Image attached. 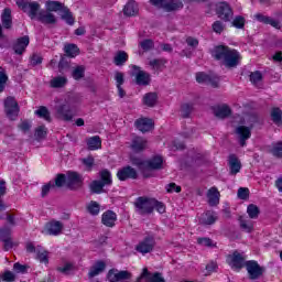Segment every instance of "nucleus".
Segmentation results:
<instances>
[{
    "instance_id": "nucleus-16",
    "label": "nucleus",
    "mask_w": 282,
    "mask_h": 282,
    "mask_svg": "<svg viewBox=\"0 0 282 282\" xmlns=\"http://www.w3.org/2000/svg\"><path fill=\"white\" fill-rule=\"evenodd\" d=\"M196 82L200 85H210L212 87H218L219 85V79L217 77H212L206 73H197Z\"/></svg>"
},
{
    "instance_id": "nucleus-43",
    "label": "nucleus",
    "mask_w": 282,
    "mask_h": 282,
    "mask_svg": "<svg viewBox=\"0 0 282 282\" xmlns=\"http://www.w3.org/2000/svg\"><path fill=\"white\" fill-rule=\"evenodd\" d=\"M100 177H101V184L104 186H111L112 181H111V172H109L108 170H102L99 173Z\"/></svg>"
},
{
    "instance_id": "nucleus-11",
    "label": "nucleus",
    "mask_w": 282,
    "mask_h": 282,
    "mask_svg": "<svg viewBox=\"0 0 282 282\" xmlns=\"http://www.w3.org/2000/svg\"><path fill=\"white\" fill-rule=\"evenodd\" d=\"M153 248H155V239L153 237H145L137 245L135 250L141 254H149V252L153 251Z\"/></svg>"
},
{
    "instance_id": "nucleus-44",
    "label": "nucleus",
    "mask_w": 282,
    "mask_h": 282,
    "mask_svg": "<svg viewBox=\"0 0 282 282\" xmlns=\"http://www.w3.org/2000/svg\"><path fill=\"white\" fill-rule=\"evenodd\" d=\"M270 153L274 155V158H282V142L273 143Z\"/></svg>"
},
{
    "instance_id": "nucleus-59",
    "label": "nucleus",
    "mask_w": 282,
    "mask_h": 282,
    "mask_svg": "<svg viewBox=\"0 0 282 282\" xmlns=\"http://www.w3.org/2000/svg\"><path fill=\"white\" fill-rule=\"evenodd\" d=\"M74 270V264L70 262H66L63 267H58V271L63 274H69Z\"/></svg>"
},
{
    "instance_id": "nucleus-61",
    "label": "nucleus",
    "mask_w": 282,
    "mask_h": 282,
    "mask_svg": "<svg viewBox=\"0 0 282 282\" xmlns=\"http://www.w3.org/2000/svg\"><path fill=\"white\" fill-rule=\"evenodd\" d=\"M238 197L239 199H248L250 197V189L248 187H240L238 189Z\"/></svg>"
},
{
    "instance_id": "nucleus-49",
    "label": "nucleus",
    "mask_w": 282,
    "mask_h": 282,
    "mask_svg": "<svg viewBox=\"0 0 282 282\" xmlns=\"http://www.w3.org/2000/svg\"><path fill=\"white\" fill-rule=\"evenodd\" d=\"M87 210L91 215H98L100 213V205L94 200L87 206Z\"/></svg>"
},
{
    "instance_id": "nucleus-34",
    "label": "nucleus",
    "mask_w": 282,
    "mask_h": 282,
    "mask_svg": "<svg viewBox=\"0 0 282 282\" xmlns=\"http://www.w3.org/2000/svg\"><path fill=\"white\" fill-rule=\"evenodd\" d=\"M214 113L216 118H228V116H230L231 113V110H230V107L223 105L215 108Z\"/></svg>"
},
{
    "instance_id": "nucleus-24",
    "label": "nucleus",
    "mask_w": 282,
    "mask_h": 282,
    "mask_svg": "<svg viewBox=\"0 0 282 282\" xmlns=\"http://www.w3.org/2000/svg\"><path fill=\"white\" fill-rule=\"evenodd\" d=\"M30 45V37L28 35H24L17 40L13 50L15 54H23L25 52V47Z\"/></svg>"
},
{
    "instance_id": "nucleus-14",
    "label": "nucleus",
    "mask_w": 282,
    "mask_h": 282,
    "mask_svg": "<svg viewBox=\"0 0 282 282\" xmlns=\"http://www.w3.org/2000/svg\"><path fill=\"white\" fill-rule=\"evenodd\" d=\"M137 164H142L143 166H145V169H149L150 171H158L160 169H162L163 164H164V159H162V156L156 155L152 159H150L149 161L145 162H138Z\"/></svg>"
},
{
    "instance_id": "nucleus-56",
    "label": "nucleus",
    "mask_w": 282,
    "mask_h": 282,
    "mask_svg": "<svg viewBox=\"0 0 282 282\" xmlns=\"http://www.w3.org/2000/svg\"><path fill=\"white\" fill-rule=\"evenodd\" d=\"M212 28H213V31L216 32V34H221V32L226 30V25H224V22L221 21H215Z\"/></svg>"
},
{
    "instance_id": "nucleus-3",
    "label": "nucleus",
    "mask_w": 282,
    "mask_h": 282,
    "mask_svg": "<svg viewBox=\"0 0 282 282\" xmlns=\"http://www.w3.org/2000/svg\"><path fill=\"white\" fill-rule=\"evenodd\" d=\"M17 6L23 12H28L30 19H39V10L41 4L39 2H28V0H17Z\"/></svg>"
},
{
    "instance_id": "nucleus-53",
    "label": "nucleus",
    "mask_w": 282,
    "mask_h": 282,
    "mask_svg": "<svg viewBox=\"0 0 282 282\" xmlns=\"http://www.w3.org/2000/svg\"><path fill=\"white\" fill-rule=\"evenodd\" d=\"M52 188H55L54 182L50 181L48 183H46L45 185L42 186V197H47V195H50V191H52Z\"/></svg>"
},
{
    "instance_id": "nucleus-57",
    "label": "nucleus",
    "mask_w": 282,
    "mask_h": 282,
    "mask_svg": "<svg viewBox=\"0 0 282 282\" xmlns=\"http://www.w3.org/2000/svg\"><path fill=\"white\" fill-rule=\"evenodd\" d=\"M65 182H67V178L65 177V174H57L55 177V183L54 186L57 188L63 187V185L65 184Z\"/></svg>"
},
{
    "instance_id": "nucleus-13",
    "label": "nucleus",
    "mask_w": 282,
    "mask_h": 282,
    "mask_svg": "<svg viewBox=\"0 0 282 282\" xmlns=\"http://www.w3.org/2000/svg\"><path fill=\"white\" fill-rule=\"evenodd\" d=\"M117 177L120 182L135 180L138 177V172L131 166H126L117 172Z\"/></svg>"
},
{
    "instance_id": "nucleus-46",
    "label": "nucleus",
    "mask_w": 282,
    "mask_h": 282,
    "mask_svg": "<svg viewBox=\"0 0 282 282\" xmlns=\"http://www.w3.org/2000/svg\"><path fill=\"white\" fill-rule=\"evenodd\" d=\"M62 19H64L68 25H74V15H72L67 7L62 11Z\"/></svg>"
},
{
    "instance_id": "nucleus-54",
    "label": "nucleus",
    "mask_w": 282,
    "mask_h": 282,
    "mask_svg": "<svg viewBox=\"0 0 282 282\" xmlns=\"http://www.w3.org/2000/svg\"><path fill=\"white\" fill-rule=\"evenodd\" d=\"M45 135H47V128H45V126L37 127L35 130V137L37 138V140H43Z\"/></svg>"
},
{
    "instance_id": "nucleus-5",
    "label": "nucleus",
    "mask_w": 282,
    "mask_h": 282,
    "mask_svg": "<svg viewBox=\"0 0 282 282\" xmlns=\"http://www.w3.org/2000/svg\"><path fill=\"white\" fill-rule=\"evenodd\" d=\"M216 14L218 19H221V21H232L234 12L228 2H218L216 4Z\"/></svg>"
},
{
    "instance_id": "nucleus-64",
    "label": "nucleus",
    "mask_w": 282,
    "mask_h": 282,
    "mask_svg": "<svg viewBox=\"0 0 282 282\" xmlns=\"http://www.w3.org/2000/svg\"><path fill=\"white\" fill-rule=\"evenodd\" d=\"M37 259L41 263H47V251L42 250V251H37Z\"/></svg>"
},
{
    "instance_id": "nucleus-10",
    "label": "nucleus",
    "mask_w": 282,
    "mask_h": 282,
    "mask_svg": "<svg viewBox=\"0 0 282 282\" xmlns=\"http://www.w3.org/2000/svg\"><path fill=\"white\" fill-rule=\"evenodd\" d=\"M4 111L10 120H15L17 116H19V104L14 97H8L4 100Z\"/></svg>"
},
{
    "instance_id": "nucleus-37",
    "label": "nucleus",
    "mask_w": 282,
    "mask_h": 282,
    "mask_svg": "<svg viewBox=\"0 0 282 282\" xmlns=\"http://www.w3.org/2000/svg\"><path fill=\"white\" fill-rule=\"evenodd\" d=\"M239 221H240V228L242 230H245V232H250L251 230H253L254 223H252V220H250L243 216H240Z\"/></svg>"
},
{
    "instance_id": "nucleus-42",
    "label": "nucleus",
    "mask_w": 282,
    "mask_h": 282,
    "mask_svg": "<svg viewBox=\"0 0 282 282\" xmlns=\"http://www.w3.org/2000/svg\"><path fill=\"white\" fill-rule=\"evenodd\" d=\"M261 210L259 209V207L254 204H250L247 207V215H249L250 219H259V215H260Z\"/></svg>"
},
{
    "instance_id": "nucleus-31",
    "label": "nucleus",
    "mask_w": 282,
    "mask_h": 282,
    "mask_svg": "<svg viewBox=\"0 0 282 282\" xmlns=\"http://www.w3.org/2000/svg\"><path fill=\"white\" fill-rule=\"evenodd\" d=\"M1 19L3 28L10 30V28H12V10H10V8H6L3 10Z\"/></svg>"
},
{
    "instance_id": "nucleus-20",
    "label": "nucleus",
    "mask_w": 282,
    "mask_h": 282,
    "mask_svg": "<svg viewBox=\"0 0 282 282\" xmlns=\"http://www.w3.org/2000/svg\"><path fill=\"white\" fill-rule=\"evenodd\" d=\"M236 133L240 138L241 147H246V140H250V137L252 135V131L250 130V128H248L246 126H239L236 129Z\"/></svg>"
},
{
    "instance_id": "nucleus-58",
    "label": "nucleus",
    "mask_w": 282,
    "mask_h": 282,
    "mask_svg": "<svg viewBox=\"0 0 282 282\" xmlns=\"http://www.w3.org/2000/svg\"><path fill=\"white\" fill-rule=\"evenodd\" d=\"M2 281L6 282H14L17 280V275H14V273L12 271H6L2 275H1Z\"/></svg>"
},
{
    "instance_id": "nucleus-22",
    "label": "nucleus",
    "mask_w": 282,
    "mask_h": 282,
    "mask_svg": "<svg viewBox=\"0 0 282 282\" xmlns=\"http://www.w3.org/2000/svg\"><path fill=\"white\" fill-rule=\"evenodd\" d=\"M148 144L149 142L147 139L142 137H135L132 139L131 149L135 153H140V151H144V149H147Z\"/></svg>"
},
{
    "instance_id": "nucleus-40",
    "label": "nucleus",
    "mask_w": 282,
    "mask_h": 282,
    "mask_svg": "<svg viewBox=\"0 0 282 282\" xmlns=\"http://www.w3.org/2000/svg\"><path fill=\"white\" fill-rule=\"evenodd\" d=\"M88 149L90 151H96L97 149H100L102 147V141H100V137H91L87 140Z\"/></svg>"
},
{
    "instance_id": "nucleus-6",
    "label": "nucleus",
    "mask_w": 282,
    "mask_h": 282,
    "mask_svg": "<svg viewBox=\"0 0 282 282\" xmlns=\"http://www.w3.org/2000/svg\"><path fill=\"white\" fill-rule=\"evenodd\" d=\"M132 76L135 78V84L140 87H147L151 85V74L140 69L138 66H132Z\"/></svg>"
},
{
    "instance_id": "nucleus-36",
    "label": "nucleus",
    "mask_w": 282,
    "mask_h": 282,
    "mask_svg": "<svg viewBox=\"0 0 282 282\" xmlns=\"http://www.w3.org/2000/svg\"><path fill=\"white\" fill-rule=\"evenodd\" d=\"M64 52L69 58H76L80 51L78 50V46L76 44H66L64 46Z\"/></svg>"
},
{
    "instance_id": "nucleus-4",
    "label": "nucleus",
    "mask_w": 282,
    "mask_h": 282,
    "mask_svg": "<svg viewBox=\"0 0 282 282\" xmlns=\"http://www.w3.org/2000/svg\"><path fill=\"white\" fill-rule=\"evenodd\" d=\"M227 263H229L230 268L234 269L235 272H239L241 268L246 267V256L239 251H235L232 254L227 257Z\"/></svg>"
},
{
    "instance_id": "nucleus-39",
    "label": "nucleus",
    "mask_w": 282,
    "mask_h": 282,
    "mask_svg": "<svg viewBox=\"0 0 282 282\" xmlns=\"http://www.w3.org/2000/svg\"><path fill=\"white\" fill-rule=\"evenodd\" d=\"M46 8L48 12H62L66 7L59 1H48L46 2Z\"/></svg>"
},
{
    "instance_id": "nucleus-35",
    "label": "nucleus",
    "mask_w": 282,
    "mask_h": 282,
    "mask_svg": "<svg viewBox=\"0 0 282 282\" xmlns=\"http://www.w3.org/2000/svg\"><path fill=\"white\" fill-rule=\"evenodd\" d=\"M143 105L147 107H155L158 105V94L148 93L143 96Z\"/></svg>"
},
{
    "instance_id": "nucleus-25",
    "label": "nucleus",
    "mask_w": 282,
    "mask_h": 282,
    "mask_svg": "<svg viewBox=\"0 0 282 282\" xmlns=\"http://www.w3.org/2000/svg\"><path fill=\"white\" fill-rule=\"evenodd\" d=\"M37 21H41V23H45L47 25H52L56 23V15L50 11H41L37 15Z\"/></svg>"
},
{
    "instance_id": "nucleus-18",
    "label": "nucleus",
    "mask_w": 282,
    "mask_h": 282,
    "mask_svg": "<svg viewBox=\"0 0 282 282\" xmlns=\"http://www.w3.org/2000/svg\"><path fill=\"white\" fill-rule=\"evenodd\" d=\"M118 220V215L112 210H107L101 216V224L107 226V228H113L116 226V221Z\"/></svg>"
},
{
    "instance_id": "nucleus-52",
    "label": "nucleus",
    "mask_w": 282,
    "mask_h": 282,
    "mask_svg": "<svg viewBox=\"0 0 282 282\" xmlns=\"http://www.w3.org/2000/svg\"><path fill=\"white\" fill-rule=\"evenodd\" d=\"M272 121L276 123L281 122L282 111L279 108H273L271 111Z\"/></svg>"
},
{
    "instance_id": "nucleus-1",
    "label": "nucleus",
    "mask_w": 282,
    "mask_h": 282,
    "mask_svg": "<svg viewBox=\"0 0 282 282\" xmlns=\"http://www.w3.org/2000/svg\"><path fill=\"white\" fill-rule=\"evenodd\" d=\"M212 56L225 65V67H237L241 61V55L237 50L225 45L215 46L212 51Z\"/></svg>"
},
{
    "instance_id": "nucleus-45",
    "label": "nucleus",
    "mask_w": 282,
    "mask_h": 282,
    "mask_svg": "<svg viewBox=\"0 0 282 282\" xmlns=\"http://www.w3.org/2000/svg\"><path fill=\"white\" fill-rule=\"evenodd\" d=\"M95 162L96 160L91 155L82 159V164H84L86 171H93Z\"/></svg>"
},
{
    "instance_id": "nucleus-17",
    "label": "nucleus",
    "mask_w": 282,
    "mask_h": 282,
    "mask_svg": "<svg viewBox=\"0 0 282 282\" xmlns=\"http://www.w3.org/2000/svg\"><path fill=\"white\" fill-rule=\"evenodd\" d=\"M254 19L259 21V23H264V25H271L275 28V30H281V22H279V20H274L263 13H256Z\"/></svg>"
},
{
    "instance_id": "nucleus-15",
    "label": "nucleus",
    "mask_w": 282,
    "mask_h": 282,
    "mask_svg": "<svg viewBox=\"0 0 282 282\" xmlns=\"http://www.w3.org/2000/svg\"><path fill=\"white\" fill-rule=\"evenodd\" d=\"M63 228H65V225L58 220H51L45 225V230L47 235H52L54 237H57V235H61L63 232Z\"/></svg>"
},
{
    "instance_id": "nucleus-26",
    "label": "nucleus",
    "mask_w": 282,
    "mask_h": 282,
    "mask_svg": "<svg viewBox=\"0 0 282 282\" xmlns=\"http://www.w3.org/2000/svg\"><path fill=\"white\" fill-rule=\"evenodd\" d=\"M215 221H217V214L215 212H206L199 218V224H203V226H213Z\"/></svg>"
},
{
    "instance_id": "nucleus-55",
    "label": "nucleus",
    "mask_w": 282,
    "mask_h": 282,
    "mask_svg": "<svg viewBox=\"0 0 282 282\" xmlns=\"http://www.w3.org/2000/svg\"><path fill=\"white\" fill-rule=\"evenodd\" d=\"M6 83H8V75L2 67H0V93L6 89Z\"/></svg>"
},
{
    "instance_id": "nucleus-27",
    "label": "nucleus",
    "mask_w": 282,
    "mask_h": 282,
    "mask_svg": "<svg viewBox=\"0 0 282 282\" xmlns=\"http://www.w3.org/2000/svg\"><path fill=\"white\" fill-rule=\"evenodd\" d=\"M229 169L231 175H237L241 171V161L235 154L229 155Z\"/></svg>"
},
{
    "instance_id": "nucleus-60",
    "label": "nucleus",
    "mask_w": 282,
    "mask_h": 282,
    "mask_svg": "<svg viewBox=\"0 0 282 282\" xmlns=\"http://www.w3.org/2000/svg\"><path fill=\"white\" fill-rule=\"evenodd\" d=\"M263 79V75L260 72L251 73L250 80L253 85H259V82Z\"/></svg>"
},
{
    "instance_id": "nucleus-9",
    "label": "nucleus",
    "mask_w": 282,
    "mask_h": 282,
    "mask_svg": "<svg viewBox=\"0 0 282 282\" xmlns=\"http://www.w3.org/2000/svg\"><path fill=\"white\" fill-rule=\"evenodd\" d=\"M245 268L247 269V272L249 274V278L254 280L259 279L265 272V269L261 265H259V262L254 260H249L245 263Z\"/></svg>"
},
{
    "instance_id": "nucleus-2",
    "label": "nucleus",
    "mask_w": 282,
    "mask_h": 282,
    "mask_svg": "<svg viewBox=\"0 0 282 282\" xmlns=\"http://www.w3.org/2000/svg\"><path fill=\"white\" fill-rule=\"evenodd\" d=\"M134 206H135V212L139 215H151V213L155 210V199L139 197L137 198Z\"/></svg>"
},
{
    "instance_id": "nucleus-8",
    "label": "nucleus",
    "mask_w": 282,
    "mask_h": 282,
    "mask_svg": "<svg viewBox=\"0 0 282 282\" xmlns=\"http://www.w3.org/2000/svg\"><path fill=\"white\" fill-rule=\"evenodd\" d=\"M133 274L129 271H120L118 269H111L108 271L107 279L110 282H120V281H133L131 280Z\"/></svg>"
},
{
    "instance_id": "nucleus-38",
    "label": "nucleus",
    "mask_w": 282,
    "mask_h": 282,
    "mask_svg": "<svg viewBox=\"0 0 282 282\" xmlns=\"http://www.w3.org/2000/svg\"><path fill=\"white\" fill-rule=\"evenodd\" d=\"M126 61H129V54H127V52L124 51H119L113 58V63L115 65H117L118 67H120V65H123L126 63Z\"/></svg>"
},
{
    "instance_id": "nucleus-19",
    "label": "nucleus",
    "mask_w": 282,
    "mask_h": 282,
    "mask_svg": "<svg viewBox=\"0 0 282 282\" xmlns=\"http://www.w3.org/2000/svg\"><path fill=\"white\" fill-rule=\"evenodd\" d=\"M134 124L141 133H147L153 129V120L149 118H140L134 122Z\"/></svg>"
},
{
    "instance_id": "nucleus-32",
    "label": "nucleus",
    "mask_w": 282,
    "mask_h": 282,
    "mask_svg": "<svg viewBox=\"0 0 282 282\" xmlns=\"http://www.w3.org/2000/svg\"><path fill=\"white\" fill-rule=\"evenodd\" d=\"M123 14L126 17H135L138 14V3L135 1L128 2L123 8Z\"/></svg>"
},
{
    "instance_id": "nucleus-48",
    "label": "nucleus",
    "mask_w": 282,
    "mask_h": 282,
    "mask_svg": "<svg viewBox=\"0 0 282 282\" xmlns=\"http://www.w3.org/2000/svg\"><path fill=\"white\" fill-rule=\"evenodd\" d=\"M85 76V66H77L73 70V78L75 80H80V78H84Z\"/></svg>"
},
{
    "instance_id": "nucleus-21",
    "label": "nucleus",
    "mask_w": 282,
    "mask_h": 282,
    "mask_svg": "<svg viewBox=\"0 0 282 282\" xmlns=\"http://www.w3.org/2000/svg\"><path fill=\"white\" fill-rule=\"evenodd\" d=\"M166 12H175L184 8V3L180 0H164L163 6L161 7Z\"/></svg>"
},
{
    "instance_id": "nucleus-23",
    "label": "nucleus",
    "mask_w": 282,
    "mask_h": 282,
    "mask_svg": "<svg viewBox=\"0 0 282 282\" xmlns=\"http://www.w3.org/2000/svg\"><path fill=\"white\" fill-rule=\"evenodd\" d=\"M221 194L217 187H210L207 192V199L209 206H218Z\"/></svg>"
},
{
    "instance_id": "nucleus-12",
    "label": "nucleus",
    "mask_w": 282,
    "mask_h": 282,
    "mask_svg": "<svg viewBox=\"0 0 282 282\" xmlns=\"http://www.w3.org/2000/svg\"><path fill=\"white\" fill-rule=\"evenodd\" d=\"M66 184L70 191H78L83 186V176L77 172H67Z\"/></svg>"
},
{
    "instance_id": "nucleus-28",
    "label": "nucleus",
    "mask_w": 282,
    "mask_h": 282,
    "mask_svg": "<svg viewBox=\"0 0 282 282\" xmlns=\"http://www.w3.org/2000/svg\"><path fill=\"white\" fill-rule=\"evenodd\" d=\"M152 72H163L166 67V59L164 58H154L151 59L148 64Z\"/></svg>"
},
{
    "instance_id": "nucleus-50",
    "label": "nucleus",
    "mask_w": 282,
    "mask_h": 282,
    "mask_svg": "<svg viewBox=\"0 0 282 282\" xmlns=\"http://www.w3.org/2000/svg\"><path fill=\"white\" fill-rule=\"evenodd\" d=\"M153 40H143L140 42V47L142 48L143 52H149L150 50H153L154 47Z\"/></svg>"
},
{
    "instance_id": "nucleus-47",
    "label": "nucleus",
    "mask_w": 282,
    "mask_h": 282,
    "mask_svg": "<svg viewBox=\"0 0 282 282\" xmlns=\"http://www.w3.org/2000/svg\"><path fill=\"white\" fill-rule=\"evenodd\" d=\"M231 25L234 28H237L238 30H243L245 25H246V18L238 15L234 19V21L231 22Z\"/></svg>"
},
{
    "instance_id": "nucleus-30",
    "label": "nucleus",
    "mask_w": 282,
    "mask_h": 282,
    "mask_svg": "<svg viewBox=\"0 0 282 282\" xmlns=\"http://www.w3.org/2000/svg\"><path fill=\"white\" fill-rule=\"evenodd\" d=\"M0 239L3 241V248L6 251L11 250L12 239L10 238V229L0 230Z\"/></svg>"
},
{
    "instance_id": "nucleus-41",
    "label": "nucleus",
    "mask_w": 282,
    "mask_h": 282,
    "mask_svg": "<svg viewBox=\"0 0 282 282\" xmlns=\"http://www.w3.org/2000/svg\"><path fill=\"white\" fill-rule=\"evenodd\" d=\"M35 115L39 118H43L46 122H52V117L50 116V110L45 106H41L37 110H35Z\"/></svg>"
},
{
    "instance_id": "nucleus-62",
    "label": "nucleus",
    "mask_w": 282,
    "mask_h": 282,
    "mask_svg": "<svg viewBox=\"0 0 282 282\" xmlns=\"http://www.w3.org/2000/svg\"><path fill=\"white\" fill-rule=\"evenodd\" d=\"M183 118H188L191 116V112L193 111V106L188 104H184L181 108Z\"/></svg>"
},
{
    "instance_id": "nucleus-33",
    "label": "nucleus",
    "mask_w": 282,
    "mask_h": 282,
    "mask_svg": "<svg viewBox=\"0 0 282 282\" xmlns=\"http://www.w3.org/2000/svg\"><path fill=\"white\" fill-rule=\"evenodd\" d=\"M51 87L53 89H61L62 87H65L67 85V77L65 76H57L51 79L50 82Z\"/></svg>"
},
{
    "instance_id": "nucleus-63",
    "label": "nucleus",
    "mask_w": 282,
    "mask_h": 282,
    "mask_svg": "<svg viewBox=\"0 0 282 282\" xmlns=\"http://www.w3.org/2000/svg\"><path fill=\"white\" fill-rule=\"evenodd\" d=\"M18 127L23 131V133H28V131L32 129V123L28 120H24Z\"/></svg>"
},
{
    "instance_id": "nucleus-7",
    "label": "nucleus",
    "mask_w": 282,
    "mask_h": 282,
    "mask_svg": "<svg viewBox=\"0 0 282 282\" xmlns=\"http://www.w3.org/2000/svg\"><path fill=\"white\" fill-rule=\"evenodd\" d=\"M55 116L59 120H64L65 122H69L74 119V111L72 107L67 104H59L55 107Z\"/></svg>"
},
{
    "instance_id": "nucleus-29",
    "label": "nucleus",
    "mask_w": 282,
    "mask_h": 282,
    "mask_svg": "<svg viewBox=\"0 0 282 282\" xmlns=\"http://www.w3.org/2000/svg\"><path fill=\"white\" fill-rule=\"evenodd\" d=\"M105 268H107V264L104 261H97L91 268L88 273V276L90 279H94V276H98V274H101V272H105Z\"/></svg>"
},
{
    "instance_id": "nucleus-51",
    "label": "nucleus",
    "mask_w": 282,
    "mask_h": 282,
    "mask_svg": "<svg viewBox=\"0 0 282 282\" xmlns=\"http://www.w3.org/2000/svg\"><path fill=\"white\" fill-rule=\"evenodd\" d=\"M102 188H105V185L100 181H94L90 184V191L93 193H102Z\"/></svg>"
}]
</instances>
